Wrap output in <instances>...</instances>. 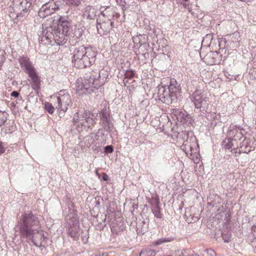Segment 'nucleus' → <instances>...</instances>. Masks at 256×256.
Segmentation results:
<instances>
[{
    "label": "nucleus",
    "instance_id": "obj_1",
    "mask_svg": "<svg viewBox=\"0 0 256 256\" xmlns=\"http://www.w3.org/2000/svg\"><path fill=\"white\" fill-rule=\"evenodd\" d=\"M39 227L38 216L32 212H27L22 214L15 229L20 232L21 238L30 240L36 246L44 247L48 238L44 236L43 231L38 230Z\"/></svg>",
    "mask_w": 256,
    "mask_h": 256
},
{
    "label": "nucleus",
    "instance_id": "obj_2",
    "mask_svg": "<svg viewBox=\"0 0 256 256\" xmlns=\"http://www.w3.org/2000/svg\"><path fill=\"white\" fill-rule=\"evenodd\" d=\"M58 22V24L54 23L43 28L42 40L44 39L50 43L54 41L58 46L66 43L69 32L72 30V20L68 16H60Z\"/></svg>",
    "mask_w": 256,
    "mask_h": 256
},
{
    "label": "nucleus",
    "instance_id": "obj_3",
    "mask_svg": "<svg viewBox=\"0 0 256 256\" xmlns=\"http://www.w3.org/2000/svg\"><path fill=\"white\" fill-rule=\"evenodd\" d=\"M108 76L106 70H94L88 72L83 78H78L76 82V90L83 93L92 94L104 84Z\"/></svg>",
    "mask_w": 256,
    "mask_h": 256
},
{
    "label": "nucleus",
    "instance_id": "obj_4",
    "mask_svg": "<svg viewBox=\"0 0 256 256\" xmlns=\"http://www.w3.org/2000/svg\"><path fill=\"white\" fill-rule=\"evenodd\" d=\"M194 106V112L199 116H203L210 112L208 109L209 98L201 90H196L191 96Z\"/></svg>",
    "mask_w": 256,
    "mask_h": 256
},
{
    "label": "nucleus",
    "instance_id": "obj_5",
    "mask_svg": "<svg viewBox=\"0 0 256 256\" xmlns=\"http://www.w3.org/2000/svg\"><path fill=\"white\" fill-rule=\"evenodd\" d=\"M184 138H186L182 146V149L190 158L194 159L198 152V144L196 136L192 131L186 132L182 134Z\"/></svg>",
    "mask_w": 256,
    "mask_h": 256
},
{
    "label": "nucleus",
    "instance_id": "obj_6",
    "mask_svg": "<svg viewBox=\"0 0 256 256\" xmlns=\"http://www.w3.org/2000/svg\"><path fill=\"white\" fill-rule=\"evenodd\" d=\"M96 117L97 116L91 112L84 110V111L76 112L72 120L74 125L77 126L78 128H81L86 122L88 128L92 129L91 126L96 123Z\"/></svg>",
    "mask_w": 256,
    "mask_h": 256
},
{
    "label": "nucleus",
    "instance_id": "obj_7",
    "mask_svg": "<svg viewBox=\"0 0 256 256\" xmlns=\"http://www.w3.org/2000/svg\"><path fill=\"white\" fill-rule=\"evenodd\" d=\"M31 5L32 0H14L12 9L16 15L15 20L20 22L26 19L29 14Z\"/></svg>",
    "mask_w": 256,
    "mask_h": 256
},
{
    "label": "nucleus",
    "instance_id": "obj_8",
    "mask_svg": "<svg viewBox=\"0 0 256 256\" xmlns=\"http://www.w3.org/2000/svg\"><path fill=\"white\" fill-rule=\"evenodd\" d=\"M62 4L61 0H51L43 4L38 11V15L41 18H45L52 14L56 10H59Z\"/></svg>",
    "mask_w": 256,
    "mask_h": 256
},
{
    "label": "nucleus",
    "instance_id": "obj_9",
    "mask_svg": "<svg viewBox=\"0 0 256 256\" xmlns=\"http://www.w3.org/2000/svg\"><path fill=\"white\" fill-rule=\"evenodd\" d=\"M96 52L92 47H88L86 54L82 60H78L77 62L76 68H82L92 65L96 62Z\"/></svg>",
    "mask_w": 256,
    "mask_h": 256
},
{
    "label": "nucleus",
    "instance_id": "obj_10",
    "mask_svg": "<svg viewBox=\"0 0 256 256\" xmlns=\"http://www.w3.org/2000/svg\"><path fill=\"white\" fill-rule=\"evenodd\" d=\"M58 105L56 108L64 113L68 110V106L72 104L70 96L65 90H60L56 98Z\"/></svg>",
    "mask_w": 256,
    "mask_h": 256
},
{
    "label": "nucleus",
    "instance_id": "obj_11",
    "mask_svg": "<svg viewBox=\"0 0 256 256\" xmlns=\"http://www.w3.org/2000/svg\"><path fill=\"white\" fill-rule=\"evenodd\" d=\"M158 96L160 100L167 104H171L175 100V96L171 94L166 86L158 87Z\"/></svg>",
    "mask_w": 256,
    "mask_h": 256
},
{
    "label": "nucleus",
    "instance_id": "obj_12",
    "mask_svg": "<svg viewBox=\"0 0 256 256\" xmlns=\"http://www.w3.org/2000/svg\"><path fill=\"white\" fill-rule=\"evenodd\" d=\"M100 124L106 132H110L112 130V124L110 122V116L106 108H104L100 112Z\"/></svg>",
    "mask_w": 256,
    "mask_h": 256
},
{
    "label": "nucleus",
    "instance_id": "obj_13",
    "mask_svg": "<svg viewBox=\"0 0 256 256\" xmlns=\"http://www.w3.org/2000/svg\"><path fill=\"white\" fill-rule=\"evenodd\" d=\"M21 68L27 74L36 70L32 62L28 56H20L18 58Z\"/></svg>",
    "mask_w": 256,
    "mask_h": 256
},
{
    "label": "nucleus",
    "instance_id": "obj_14",
    "mask_svg": "<svg viewBox=\"0 0 256 256\" xmlns=\"http://www.w3.org/2000/svg\"><path fill=\"white\" fill-rule=\"evenodd\" d=\"M86 46H81L78 48H75L73 52V56L72 59V62H73L74 66L76 68V63L78 60H82L84 56L86 53Z\"/></svg>",
    "mask_w": 256,
    "mask_h": 256
},
{
    "label": "nucleus",
    "instance_id": "obj_15",
    "mask_svg": "<svg viewBox=\"0 0 256 256\" xmlns=\"http://www.w3.org/2000/svg\"><path fill=\"white\" fill-rule=\"evenodd\" d=\"M112 8L110 6H101L100 8V13L98 15V18L96 19V28L99 34H104V31H102L103 27L102 24V17L108 18L110 16L108 14L107 10Z\"/></svg>",
    "mask_w": 256,
    "mask_h": 256
},
{
    "label": "nucleus",
    "instance_id": "obj_16",
    "mask_svg": "<svg viewBox=\"0 0 256 256\" xmlns=\"http://www.w3.org/2000/svg\"><path fill=\"white\" fill-rule=\"evenodd\" d=\"M174 116L176 117L178 122L182 124L188 122H190V116L188 112L180 109H174L173 111Z\"/></svg>",
    "mask_w": 256,
    "mask_h": 256
},
{
    "label": "nucleus",
    "instance_id": "obj_17",
    "mask_svg": "<svg viewBox=\"0 0 256 256\" xmlns=\"http://www.w3.org/2000/svg\"><path fill=\"white\" fill-rule=\"evenodd\" d=\"M167 88L171 93V94L175 96L176 100L178 95L180 92V84H179L175 79L172 78L170 80V84Z\"/></svg>",
    "mask_w": 256,
    "mask_h": 256
},
{
    "label": "nucleus",
    "instance_id": "obj_18",
    "mask_svg": "<svg viewBox=\"0 0 256 256\" xmlns=\"http://www.w3.org/2000/svg\"><path fill=\"white\" fill-rule=\"evenodd\" d=\"M32 81V86L34 90H38L40 88V80L36 74V70L28 74Z\"/></svg>",
    "mask_w": 256,
    "mask_h": 256
},
{
    "label": "nucleus",
    "instance_id": "obj_19",
    "mask_svg": "<svg viewBox=\"0 0 256 256\" xmlns=\"http://www.w3.org/2000/svg\"><path fill=\"white\" fill-rule=\"evenodd\" d=\"M97 10L93 6H88L84 8V15L87 18L94 20L96 16Z\"/></svg>",
    "mask_w": 256,
    "mask_h": 256
},
{
    "label": "nucleus",
    "instance_id": "obj_20",
    "mask_svg": "<svg viewBox=\"0 0 256 256\" xmlns=\"http://www.w3.org/2000/svg\"><path fill=\"white\" fill-rule=\"evenodd\" d=\"M238 130H244L243 128L240 126L230 125L228 128L227 136L234 139Z\"/></svg>",
    "mask_w": 256,
    "mask_h": 256
},
{
    "label": "nucleus",
    "instance_id": "obj_21",
    "mask_svg": "<svg viewBox=\"0 0 256 256\" xmlns=\"http://www.w3.org/2000/svg\"><path fill=\"white\" fill-rule=\"evenodd\" d=\"M68 234L70 236L73 238L74 240H77L79 238V228L76 226L74 227H71L68 228Z\"/></svg>",
    "mask_w": 256,
    "mask_h": 256
},
{
    "label": "nucleus",
    "instance_id": "obj_22",
    "mask_svg": "<svg viewBox=\"0 0 256 256\" xmlns=\"http://www.w3.org/2000/svg\"><path fill=\"white\" fill-rule=\"evenodd\" d=\"M152 210L155 217L158 218H162V214L160 212V208L159 206V202H156L155 205L152 206Z\"/></svg>",
    "mask_w": 256,
    "mask_h": 256
},
{
    "label": "nucleus",
    "instance_id": "obj_23",
    "mask_svg": "<svg viewBox=\"0 0 256 256\" xmlns=\"http://www.w3.org/2000/svg\"><path fill=\"white\" fill-rule=\"evenodd\" d=\"M69 33L68 36L75 38L76 40L79 39L82 36L83 30L82 28H75L73 32L70 34V32Z\"/></svg>",
    "mask_w": 256,
    "mask_h": 256
},
{
    "label": "nucleus",
    "instance_id": "obj_24",
    "mask_svg": "<svg viewBox=\"0 0 256 256\" xmlns=\"http://www.w3.org/2000/svg\"><path fill=\"white\" fill-rule=\"evenodd\" d=\"M9 114L6 111L0 110V127L4 124L8 120Z\"/></svg>",
    "mask_w": 256,
    "mask_h": 256
},
{
    "label": "nucleus",
    "instance_id": "obj_25",
    "mask_svg": "<svg viewBox=\"0 0 256 256\" xmlns=\"http://www.w3.org/2000/svg\"><path fill=\"white\" fill-rule=\"evenodd\" d=\"M194 256H216V253L212 249H208L200 252L199 254H195Z\"/></svg>",
    "mask_w": 256,
    "mask_h": 256
},
{
    "label": "nucleus",
    "instance_id": "obj_26",
    "mask_svg": "<svg viewBox=\"0 0 256 256\" xmlns=\"http://www.w3.org/2000/svg\"><path fill=\"white\" fill-rule=\"evenodd\" d=\"M222 236L225 242H228L231 239V233L228 230H224L222 232Z\"/></svg>",
    "mask_w": 256,
    "mask_h": 256
},
{
    "label": "nucleus",
    "instance_id": "obj_27",
    "mask_svg": "<svg viewBox=\"0 0 256 256\" xmlns=\"http://www.w3.org/2000/svg\"><path fill=\"white\" fill-rule=\"evenodd\" d=\"M232 138H226L222 142L224 144V148L226 150H230L232 148L233 146L232 141H234Z\"/></svg>",
    "mask_w": 256,
    "mask_h": 256
},
{
    "label": "nucleus",
    "instance_id": "obj_28",
    "mask_svg": "<svg viewBox=\"0 0 256 256\" xmlns=\"http://www.w3.org/2000/svg\"><path fill=\"white\" fill-rule=\"evenodd\" d=\"M214 38V35L212 34H206L203 38L202 43H206V46H210Z\"/></svg>",
    "mask_w": 256,
    "mask_h": 256
},
{
    "label": "nucleus",
    "instance_id": "obj_29",
    "mask_svg": "<svg viewBox=\"0 0 256 256\" xmlns=\"http://www.w3.org/2000/svg\"><path fill=\"white\" fill-rule=\"evenodd\" d=\"M174 240L172 238H161L160 239H158L156 241L154 242L155 245H160L166 242H170Z\"/></svg>",
    "mask_w": 256,
    "mask_h": 256
},
{
    "label": "nucleus",
    "instance_id": "obj_30",
    "mask_svg": "<svg viewBox=\"0 0 256 256\" xmlns=\"http://www.w3.org/2000/svg\"><path fill=\"white\" fill-rule=\"evenodd\" d=\"M156 254L155 250H142L140 252V256H154Z\"/></svg>",
    "mask_w": 256,
    "mask_h": 256
},
{
    "label": "nucleus",
    "instance_id": "obj_31",
    "mask_svg": "<svg viewBox=\"0 0 256 256\" xmlns=\"http://www.w3.org/2000/svg\"><path fill=\"white\" fill-rule=\"evenodd\" d=\"M63 2H66L68 5H70L74 6H78L80 4V0H62Z\"/></svg>",
    "mask_w": 256,
    "mask_h": 256
},
{
    "label": "nucleus",
    "instance_id": "obj_32",
    "mask_svg": "<svg viewBox=\"0 0 256 256\" xmlns=\"http://www.w3.org/2000/svg\"><path fill=\"white\" fill-rule=\"evenodd\" d=\"M135 72L132 70H126L124 74V78L128 79H132L134 78Z\"/></svg>",
    "mask_w": 256,
    "mask_h": 256
},
{
    "label": "nucleus",
    "instance_id": "obj_33",
    "mask_svg": "<svg viewBox=\"0 0 256 256\" xmlns=\"http://www.w3.org/2000/svg\"><path fill=\"white\" fill-rule=\"evenodd\" d=\"M45 108L47 112L50 114H52L54 112V107L49 102H47L45 104Z\"/></svg>",
    "mask_w": 256,
    "mask_h": 256
},
{
    "label": "nucleus",
    "instance_id": "obj_34",
    "mask_svg": "<svg viewBox=\"0 0 256 256\" xmlns=\"http://www.w3.org/2000/svg\"><path fill=\"white\" fill-rule=\"evenodd\" d=\"M108 18V20L107 22H102V27H103L102 31H104V32H108V30H109L110 28V26H109V21H110L109 17Z\"/></svg>",
    "mask_w": 256,
    "mask_h": 256
},
{
    "label": "nucleus",
    "instance_id": "obj_35",
    "mask_svg": "<svg viewBox=\"0 0 256 256\" xmlns=\"http://www.w3.org/2000/svg\"><path fill=\"white\" fill-rule=\"evenodd\" d=\"M218 45L220 48H224L226 46V40L224 38H220L218 40Z\"/></svg>",
    "mask_w": 256,
    "mask_h": 256
},
{
    "label": "nucleus",
    "instance_id": "obj_36",
    "mask_svg": "<svg viewBox=\"0 0 256 256\" xmlns=\"http://www.w3.org/2000/svg\"><path fill=\"white\" fill-rule=\"evenodd\" d=\"M104 151L106 154H111L114 152V148L112 145H108L104 147Z\"/></svg>",
    "mask_w": 256,
    "mask_h": 256
},
{
    "label": "nucleus",
    "instance_id": "obj_37",
    "mask_svg": "<svg viewBox=\"0 0 256 256\" xmlns=\"http://www.w3.org/2000/svg\"><path fill=\"white\" fill-rule=\"evenodd\" d=\"M6 52L4 50L0 49V64L4 63L5 61Z\"/></svg>",
    "mask_w": 256,
    "mask_h": 256
},
{
    "label": "nucleus",
    "instance_id": "obj_38",
    "mask_svg": "<svg viewBox=\"0 0 256 256\" xmlns=\"http://www.w3.org/2000/svg\"><path fill=\"white\" fill-rule=\"evenodd\" d=\"M243 135L244 134L242 130H238L236 136V138H234L232 140H236L237 139L240 140L243 137Z\"/></svg>",
    "mask_w": 256,
    "mask_h": 256
},
{
    "label": "nucleus",
    "instance_id": "obj_39",
    "mask_svg": "<svg viewBox=\"0 0 256 256\" xmlns=\"http://www.w3.org/2000/svg\"><path fill=\"white\" fill-rule=\"evenodd\" d=\"M139 44L140 46H142L143 44H146L145 40H144L145 38V36L144 35H140L139 36Z\"/></svg>",
    "mask_w": 256,
    "mask_h": 256
},
{
    "label": "nucleus",
    "instance_id": "obj_40",
    "mask_svg": "<svg viewBox=\"0 0 256 256\" xmlns=\"http://www.w3.org/2000/svg\"><path fill=\"white\" fill-rule=\"evenodd\" d=\"M20 94L18 91L14 90L11 93V96L14 98H18Z\"/></svg>",
    "mask_w": 256,
    "mask_h": 256
},
{
    "label": "nucleus",
    "instance_id": "obj_41",
    "mask_svg": "<svg viewBox=\"0 0 256 256\" xmlns=\"http://www.w3.org/2000/svg\"><path fill=\"white\" fill-rule=\"evenodd\" d=\"M5 152V150L2 146V142H0V154H4Z\"/></svg>",
    "mask_w": 256,
    "mask_h": 256
},
{
    "label": "nucleus",
    "instance_id": "obj_42",
    "mask_svg": "<svg viewBox=\"0 0 256 256\" xmlns=\"http://www.w3.org/2000/svg\"><path fill=\"white\" fill-rule=\"evenodd\" d=\"M240 148H241L242 150H240V152H244V153L248 154L250 152H251V150L250 149H249L248 151H246V150H244L242 146H241Z\"/></svg>",
    "mask_w": 256,
    "mask_h": 256
},
{
    "label": "nucleus",
    "instance_id": "obj_43",
    "mask_svg": "<svg viewBox=\"0 0 256 256\" xmlns=\"http://www.w3.org/2000/svg\"><path fill=\"white\" fill-rule=\"evenodd\" d=\"M102 180L104 181H106L108 179V176L106 174H104L102 178Z\"/></svg>",
    "mask_w": 256,
    "mask_h": 256
},
{
    "label": "nucleus",
    "instance_id": "obj_44",
    "mask_svg": "<svg viewBox=\"0 0 256 256\" xmlns=\"http://www.w3.org/2000/svg\"><path fill=\"white\" fill-rule=\"evenodd\" d=\"M98 133L99 134H100L102 135H104V133H103V130L102 128H100L98 130Z\"/></svg>",
    "mask_w": 256,
    "mask_h": 256
},
{
    "label": "nucleus",
    "instance_id": "obj_45",
    "mask_svg": "<svg viewBox=\"0 0 256 256\" xmlns=\"http://www.w3.org/2000/svg\"><path fill=\"white\" fill-rule=\"evenodd\" d=\"M113 24H114V22H110V20L109 21V26H110V30L112 27L113 26Z\"/></svg>",
    "mask_w": 256,
    "mask_h": 256
},
{
    "label": "nucleus",
    "instance_id": "obj_46",
    "mask_svg": "<svg viewBox=\"0 0 256 256\" xmlns=\"http://www.w3.org/2000/svg\"><path fill=\"white\" fill-rule=\"evenodd\" d=\"M216 60H214L212 62H210V64H216Z\"/></svg>",
    "mask_w": 256,
    "mask_h": 256
},
{
    "label": "nucleus",
    "instance_id": "obj_47",
    "mask_svg": "<svg viewBox=\"0 0 256 256\" xmlns=\"http://www.w3.org/2000/svg\"><path fill=\"white\" fill-rule=\"evenodd\" d=\"M226 220H230V214H228V216L227 214H226Z\"/></svg>",
    "mask_w": 256,
    "mask_h": 256
},
{
    "label": "nucleus",
    "instance_id": "obj_48",
    "mask_svg": "<svg viewBox=\"0 0 256 256\" xmlns=\"http://www.w3.org/2000/svg\"><path fill=\"white\" fill-rule=\"evenodd\" d=\"M218 54L217 52H216V54L213 53V54H212V58H214L216 56H218Z\"/></svg>",
    "mask_w": 256,
    "mask_h": 256
},
{
    "label": "nucleus",
    "instance_id": "obj_49",
    "mask_svg": "<svg viewBox=\"0 0 256 256\" xmlns=\"http://www.w3.org/2000/svg\"><path fill=\"white\" fill-rule=\"evenodd\" d=\"M3 64L4 63L0 64V70L2 69V64Z\"/></svg>",
    "mask_w": 256,
    "mask_h": 256
},
{
    "label": "nucleus",
    "instance_id": "obj_50",
    "mask_svg": "<svg viewBox=\"0 0 256 256\" xmlns=\"http://www.w3.org/2000/svg\"><path fill=\"white\" fill-rule=\"evenodd\" d=\"M145 232H142V234H144Z\"/></svg>",
    "mask_w": 256,
    "mask_h": 256
},
{
    "label": "nucleus",
    "instance_id": "obj_51",
    "mask_svg": "<svg viewBox=\"0 0 256 256\" xmlns=\"http://www.w3.org/2000/svg\"><path fill=\"white\" fill-rule=\"evenodd\" d=\"M139 256H140V254L139 255Z\"/></svg>",
    "mask_w": 256,
    "mask_h": 256
}]
</instances>
